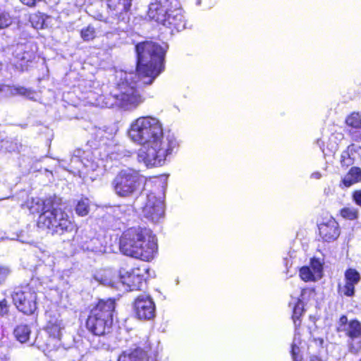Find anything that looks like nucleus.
Wrapping results in <instances>:
<instances>
[{
  "mask_svg": "<svg viewBox=\"0 0 361 361\" xmlns=\"http://www.w3.org/2000/svg\"><path fill=\"white\" fill-rule=\"evenodd\" d=\"M137 55V74L122 72L118 83V92L104 98L101 106L111 108L115 104L124 111H133L142 104L140 83L150 85L164 71L166 47L154 42H145L136 46Z\"/></svg>",
  "mask_w": 361,
  "mask_h": 361,
  "instance_id": "1",
  "label": "nucleus"
},
{
  "mask_svg": "<svg viewBox=\"0 0 361 361\" xmlns=\"http://www.w3.org/2000/svg\"><path fill=\"white\" fill-rule=\"evenodd\" d=\"M128 136L134 144L142 147L137 160L147 167L162 165L178 145L175 136L164 133L161 121L152 116H140L133 121Z\"/></svg>",
  "mask_w": 361,
  "mask_h": 361,
  "instance_id": "2",
  "label": "nucleus"
},
{
  "mask_svg": "<svg viewBox=\"0 0 361 361\" xmlns=\"http://www.w3.org/2000/svg\"><path fill=\"white\" fill-rule=\"evenodd\" d=\"M120 250L127 256L149 262L157 252V238L148 229L130 228L120 238Z\"/></svg>",
  "mask_w": 361,
  "mask_h": 361,
  "instance_id": "3",
  "label": "nucleus"
},
{
  "mask_svg": "<svg viewBox=\"0 0 361 361\" xmlns=\"http://www.w3.org/2000/svg\"><path fill=\"white\" fill-rule=\"evenodd\" d=\"M37 225L51 235H59L71 233L76 227L68 214L51 200L43 202L42 213L38 218Z\"/></svg>",
  "mask_w": 361,
  "mask_h": 361,
  "instance_id": "4",
  "label": "nucleus"
},
{
  "mask_svg": "<svg viewBox=\"0 0 361 361\" xmlns=\"http://www.w3.org/2000/svg\"><path fill=\"white\" fill-rule=\"evenodd\" d=\"M177 6V0H160L150 4L149 18L163 25L180 31L185 27L183 11Z\"/></svg>",
  "mask_w": 361,
  "mask_h": 361,
  "instance_id": "5",
  "label": "nucleus"
},
{
  "mask_svg": "<svg viewBox=\"0 0 361 361\" xmlns=\"http://www.w3.org/2000/svg\"><path fill=\"white\" fill-rule=\"evenodd\" d=\"M114 310L115 301L114 300H101L91 310L87 320L86 324L89 331L97 336L109 332Z\"/></svg>",
  "mask_w": 361,
  "mask_h": 361,
  "instance_id": "6",
  "label": "nucleus"
},
{
  "mask_svg": "<svg viewBox=\"0 0 361 361\" xmlns=\"http://www.w3.org/2000/svg\"><path fill=\"white\" fill-rule=\"evenodd\" d=\"M139 172L130 168L121 170L111 181L114 193L120 197H131L137 194L142 185Z\"/></svg>",
  "mask_w": 361,
  "mask_h": 361,
  "instance_id": "7",
  "label": "nucleus"
},
{
  "mask_svg": "<svg viewBox=\"0 0 361 361\" xmlns=\"http://www.w3.org/2000/svg\"><path fill=\"white\" fill-rule=\"evenodd\" d=\"M338 332H343L348 337L349 352L357 354L361 350V323L357 319L348 320L343 315L336 324Z\"/></svg>",
  "mask_w": 361,
  "mask_h": 361,
  "instance_id": "8",
  "label": "nucleus"
},
{
  "mask_svg": "<svg viewBox=\"0 0 361 361\" xmlns=\"http://www.w3.org/2000/svg\"><path fill=\"white\" fill-rule=\"evenodd\" d=\"M12 299L17 309L24 314H32L37 308V295L30 285L16 288Z\"/></svg>",
  "mask_w": 361,
  "mask_h": 361,
  "instance_id": "9",
  "label": "nucleus"
},
{
  "mask_svg": "<svg viewBox=\"0 0 361 361\" xmlns=\"http://www.w3.org/2000/svg\"><path fill=\"white\" fill-rule=\"evenodd\" d=\"M147 269L121 267L119 270V281L116 289L123 288L124 290L130 291L140 289L145 281L143 273Z\"/></svg>",
  "mask_w": 361,
  "mask_h": 361,
  "instance_id": "10",
  "label": "nucleus"
},
{
  "mask_svg": "<svg viewBox=\"0 0 361 361\" xmlns=\"http://www.w3.org/2000/svg\"><path fill=\"white\" fill-rule=\"evenodd\" d=\"M133 311L137 319L143 321L152 320L155 317V303L149 295L141 294L135 299Z\"/></svg>",
  "mask_w": 361,
  "mask_h": 361,
  "instance_id": "11",
  "label": "nucleus"
},
{
  "mask_svg": "<svg viewBox=\"0 0 361 361\" xmlns=\"http://www.w3.org/2000/svg\"><path fill=\"white\" fill-rule=\"evenodd\" d=\"M142 212L145 218L152 222H158L164 214V201L152 192L148 194Z\"/></svg>",
  "mask_w": 361,
  "mask_h": 361,
  "instance_id": "12",
  "label": "nucleus"
},
{
  "mask_svg": "<svg viewBox=\"0 0 361 361\" xmlns=\"http://www.w3.org/2000/svg\"><path fill=\"white\" fill-rule=\"evenodd\" d=\"M133 0H106L107 12L118 20H129Z\"/></svg>",
  "mask_w": 361,
  "mask_h": 361,
  "instance_id": "13",
  "label": "nucleus"
},
{
  "mask_svg": "<svg viewBox=\"0 0 361 361\" xmlns=\"http://www.w3.org/2000/svg\"><path fill=\"white\" fill-rule=\"evenodd\" d=\"M323 266L317 259H312L310 266H305L300 269V276L305 281H316L322 276Z\"/></svg>",
  "mask_w": 361,
  "mask_h": 361,
  "instance_id": "14",
  "label": "nucleus"
},
{
  "mask_svg": "<svg viewBox=\"0 0 361 361\" xmlns=\"http://www.w3.org/2000/svg\"><path fill=\"white\" fill-rule=\"evenodd\" d=\"M96 154L97 153V150L94 152L86 150L82 151L78 149L75 152V159L77 160L78 158H80V161L83 164L84 168L87 170V173L90 171L94 172L96 171L101 165V160L96 159Z\"/></svg>",
  "mask_w": 361,
  "mask_h": 361,
  "instance_id": "15",
  "label": "nucleus"
},
{
  "mask_svg": "<svg viewBox=\"0 0 361 361\" xmlns=\"http://www.w3.org/2000/svg\"><path fill=\"white\" fill-rule=\"evenodd\" d=\"M344 286H339L338 293L348 297H351L355 293V286L357 285L361 279L360 273L355 269H348L345 271Z\"/></svg>",
  "mask_w": 361,
  "mask_h": 361,
  "instance_id": "16",
  "label": "nucleus"
},
{
  "mask_svg": "<svg viewBox=\"0 0 361 361\" xmlns=\"http://www.w3.org/2000/svg\"><path fill=\"white\" fill-rule=\"evenodd\" d=\"M1 99L16 95L25 97L29 99L35 100V92L23 86L1 85Z\"/></svg>",
  "mask_w": 361,
  "mask_h": 361,
  "instance_id": "17",
  "label": "nucleus"
},
{
  "mask_svg": "<svg viewBox=\"0 0 361 361\" xmlns=\"http://www.w3.org/2000/svg\"><path fill=\"white\" fill-rule=\"evenodd\" d=\"M320 236L325 241H334L336 240L340 235L339 226L337 221L334 219H329L326 222L319 226Z\"/></svg>",
  "mask_w": 361,
  "mask_h": 361,
  "instance_id": "18",
  "label": "nucleus"
},
{
  "mask_svg": "<svg viewBox=\"0 0 361 361\" xmlns=\"http://www.w3.org/2000/svg\"><path fill=\"white\" fill-rule=\"evenodd\" d=\"M80 243L84 250L95 252H102V247L97 246L99 240L94 237V232L91 229L81 232Z\"/></svg>",
  "mask_w": 361,
  "mask_h": 361,
  "instance_id": "19",
  "label": "nucleus"
},
{
  "mask_svg": "<svg viewBox=\"0 0 361 361\" xmlns=\"http://www.w3.org/2000/svg\"><path fill=\"white\" fill-rule=\"evenodd\" d=\"M345 123L350 128L348 131L353 139L355 141H361V114L356 112L352 113L346 118Z\"/></svg>",
  "mask_w": 361,
  "mask_h": 361,
  "instance_id": "20",
  "label": "nucleus"
},
{
  "mask_svg": "<svg viewBox=\"0 0 361 361\" xmlns=\"http://www.w3.org/2000/svg\"><path fill=\"white\" fill-rule=\"evenodd\" d=\"M94 279L99 283L116 288L119 281V274L116 275L111 269H105L98 272Z\"/></svg>",
  "mask_w": 361,
  "mask_h": 361,
  "instance_id": "21",
  "label": "nucleus"
},
{
  "mask_svg": "<svg viewBox=\"0 0 361 361\" xmlns=\"http://www.w3.org/2000/svg\"><path fill=\"white\" fill-rule=\"evenodd\" d=\"M64 328L62 319L59 318H51L47 325V333L54 338H59L61 330Z\"/></svg>",
  "mask_w": 361,
  "mask_h": 361,
  "instance_id": "22",
  "label": "nucleus"
},
{
  "mask_svg": "<svg viewBox=\"0 0 361 361\" xmlns=\"http://www.w3.org/2000/svg\"><path fill=\"white\" fill-rule=\"evenodd\" d=\"M360 180L361 169L358 167H352L348 173L343 177L342 182L345 187H350Z\"/></svg>",
  "mask_w": 361,
  "mask_h": 361,
  "instance_id": "23",
  "label": "nucleus"
},
{
  "mask_svg": "<svg viewBox=\"0 0 361 361\" xmlns=\"http://www.w3.org/2000/svg\"><path fill=\"white\" fill-rule=\"evenodd\" d=\"M30 328L26 324H20L17 326L13 331L15 338L21 343L30 341Z\"/></svg>",
  "mask_w": 361,
  "mask_h": 361,
  "instance_id": "24",
  "label": "nucleus"
},
{
  "mask_svg": "<svg viewBox=\"0 0 361 361\" xmlns=\"http://www.w3.org/2000/svg\"><path fill=\"white\" fill-rule=\"evenodd\" d=\"M90 211V201L87 198L81 199L78 201L75 207V212L80 216H84L88 214Z\"/></svg>",
  "mask_w": 361,
  "mask_h": 361,
  "instance_id": "25",
  "label": "nucleus"
},
{
  "mask_svg": "<svg viewBox=\"0 0 361 361\" xmlns=\"http://www.w3.org/2000/svg\"><path fill=\"white\" fill-rule=\"evenodd\" d=\"M341 216L348 220H355L358 218L359 212L357 209L353 207H346L341 209Z\"/></svg>",
  "mask_w": 361,
  "mask_h": 361,
  "instance_id": "26",
  "label": "nucleus"
},
{
  "mask_svg": "<svg viewBox=\"0 0 361 361\" xmlns=\"http://www.w3.org/2000/svg\"><path fill=\"white\" fill-rule=\"evenodd\" d=\"M303 312V303L300 300H296L294 307H293V320L295 326L300 325V322L297 324V320H299L300 317L302 316Z\"/></svg>",
  "mask_w": 361,
  "mask_h": 361,
  "instance_id": "27",
  "label": "nucleus"
},
{
  "mask_svg": "<svg viewBox=\"0 0 361 361\" xmlns=\"http://www.w3.org/2000/svg\"><path fill=\"white\" fill-rule=\"evenodd\" d=\"M18 59H19V66L24 68L28 66L29 62H32L35 59V55L33 52L25 51Z\"/></svg>",
  "mask_w": 361,
  "mask_h": 361,
  "instance_id": "28",
  "label": "nucleus"
},
{
  "mask_svg": "<svg viewBox=\"0 0 361 361\" xmlns=\"http://www.w3.org/2000/svg\"><path fill=\"white\" fill-rule=\"evenodd\" d=\"M13 23L10 14L5 11H0V30L9 27Z\"/></svg>",
  "mask_w": 361,
  "mask_h": 361,
  "instance_id": "29",
  "label": "nucleus"
},
{
  "mask_svg": "<svg viewBox=\"0 0 361 361\" xmlns=\"http://www.w3.org/2000/svg\"><path fill=\"white\" fill-rule=\"evenodd\" d=\"M80 36L85 41L93 39L96 36L95 30L93 27L88 25L81 30Z\"/></svg>",
  "mask_w": 361,
  "mask_h": 361,
  "instance_id": "30",
  "label": "nucleus"
},
{
  "mask_svg": "<svg viewBox=\"0 0 361 361\" xmlns=\"http://www.w3.org/2000/svg\"><path fill=\"white\" fill-rule=\"evenodd\" d=\"M11 274L8 267L0 264V283H3Z\"/></svg>",
  "mask_w": 361,
  "mask_h": 361,
  "instance_id": "31",
  "label": "nucleus"
},
{
  "mask_svg": "<svg viewBox=\"0 0 361 361\" xmlns=\"http://www.w3.org/2000/svg\"><path fill=\"white\" fill-rule=\"evenodd\" d=\"M94 135L95 136V138L98 140V142H101L104 140V135L106 134V132L102 128H95L94 130Z\"/></svg>",
  "mask_w": 361,
  "mask_h": 361,
  "instance_id": "32",
  "label": "nucleus"
},
{
  "mask_svg": "<svg viewBox=\"0 0 361 361\" xmlns=\"http://www.w3.org/2000/svg\"><path fill=\"white\" fill-rule=\"evenodd\" d=\"M8 312V305L6 300L0 301V317H3Z\"/></svg>",
  "mask_w": 361,
  "mask_h": 361,
  "instance_id": "33",
  "label": "nucleus"
},
{
  "mask_svg": "<svg viewBox=\"0 0 361 361\" xmlns=\"http://www.w3.org/2000/svg\"><path fill=\"white\" fill-rule=\"evenodd\" d=\"M352 197L355 203L361 207V190L354 191Z\"/></svg>",
  "mask_w": 361,
  "mask_h": 361,
  "instance_id": "34",
  "label": "nucleus"
},
{
  "mask_svg": "<svg viewBox=\"0 0 361 361\" xmlns=\"http://www.w3.org/2000/svg\"><path fill=\"white\" fill-rule=\"evenodd\" d=\"M295 341V338L294 339ZM299 348L295 344V341H293L291 346V354L293 359V361H298L297 358V355L299 353Z\"/></svg>",
  "mask_w": 361,
  "mask_h": 361,
  "instance_id": "35",
  "label": "nucleus"
},
{
  "mask_svg": "<svg viewBox=\"0 0 361 361\" xmlns=\"http://www.w3.org/2000/svg\"><path fill=\"white\" fill-rule=\"evenodd\" d=\"M348 157H349V153L348 152H343L342 153L341 160L342 164L347 165V166L351 164V161L349 159Z\"/></svg>",
  "mask_w": 361,
  "mask_h": 361,
  "instance_id": "36",
  "label": "nucleus"
},
{
  "mask_svg": "<svg viewBox=\"0 0 361 361\" xmlns=\"http://www.w3.org/2000/svg\"><path fill=\"white\" fill-rule=\"evenodd\" d=\"M310 178L312 179L319 180L322 178V173L319 171H315L310 175Z\"/></svg>",
  "mask_w": 361,
  "mask_h": 361,
  "instance_id": "37",
  "label": "nucleus"
},
{
  "mask_svg": "<svg viewBox=\"0 0 361 361\" xmlns=\"http://www.w3.org/2000/svg\"><path fill=\"white\" fill-rule=\"evenodd\" d=\"M311 361H322V360L319 357L314 356L311 358Z\"/></svg>",
  "mask_w": 361,
  "mask_h": 361,
  "instance_id": "38",
  "label": "nucleus"
},
{
  "mask_svg": "<svg viewBox=\"0 0 361 361\" xmlns=\"http://www.w3.org/2000/svg\"><path fill=\"white\" fill-rule=\"evenodd\" d=\"M32 207H32V206H31V207H30V212H31L32 213H34L35 212H38V209H37L36 210H34V209H32Z\"/></svg>",
  "mask_w": 361,
  "mask_h": 361,
  "instance_id": "39",
  "label": "nucleus"
},
{
  "mask_svg": "<svg viewBox=\"0 0 361 361\" xmlns=\"http://www.w3.org/2000/svg\"><path fill=\"white\" fill-rule=\"evenodd\" d=\"M90 178H91L92 180H94V179L95 178V177H94V176H90Z\"/></svg>",
  "mask_w": 361,
  "mask_h": 361,
  "instance_id": "40",
  "label": "nucleus"
},
{
  "mask_svg": "<svg viewBox=\"0 0 361 361\" xmlns=\"http://www.w3.org/2000/svg\"><path fill=\"white\" fill-rule=\"evenodd\" d=\"M39 200H37V202H36V204H39Z\"/></svg>",
  "mask_w": 361,
  "mask_h": 361,
  "instance_id": "41",
  "label": "nucleus"
},
{
  "mask_svg": "<svg viewBox=\"0 0 361 361\" xmlns=\"http://www.w3.org/2000/svg\"><path fill=\"white\" fill-rule=\"evenodd\" d=\"M359 361H361V359Z\"/></svg>",
  "mask_w": 361,
  "mask_h": 361,
  "instance_id": "42",
  "label": "nucleus"
}]
</instances>
